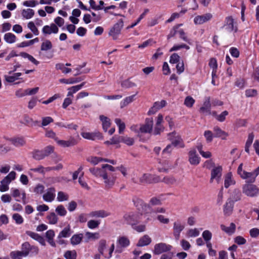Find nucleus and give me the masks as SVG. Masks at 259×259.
Returning a JSON list of instances; mask_svg holds the SVG:
<instances>
[{"label":"nucleus","instance_id":"49530a36","mask_svg":"<svg viewBox=\"0 0 259 259\" xmlns=\"http://www.w3.org/2000/svg\"><path fill=\"white\" fill-rule=\"evenodd\" d=\"M253 139H254L253 134L252 133H250L248 135L247 141L245 143V152H246L248 153H249V148L252 143Z\"/></svg>","mask_w":259,"mask_h":259},{"label":"nucleus","instance_id":"e2e57ef3","mask_svg":"<svg viewBox=\"0 0 259 259\" xmlns=\"http://www.w3.org/2000/svg\"><path fill=\"white\" fill-rule=\"evenodd\" d=\"M202 237L205 242L211 240L212 234L209 230H206L202 232Z\"/></svg>","mask_w":259,"mask_h":259},{"label":"nucleus","instance_id":"bf43d9fd","mask_svg":"<svg viewBox=\"0 0 259 259\" xmlns=\"http://www.w3.org/2000/svg\"><path fill=\"white\" fill-rule=\"evenodd\" d=\"M181 49H185L186 50H189L190 47L184 44L175 45L169 50L170 52L177 51Z\"/></svg>","mask_w":259,"mask_h":259},{"label":"nucleus","instance_id":"412c9836","mask_svg":"<svg viewBox=\"0 0 259 259\" xmlns=\"http://www.w3.org/2000/svg\"><path fill=\"white\" fill-rule=\"evenodd\" d=\"M185 225L180 222L177 221L174 223L173 230L174 235L176 239L178 240L180 237L181 232L184 230Z\"/></svg>","mask_w":259,"mask_h":259},{"label":"nucleus","instance_id":"393cba45","mask_svg":"<svg viewBox=\"0 0 259 259\" xmlns=\"http://www.w3.org/2000/svg\"><path fill=\"white\" fill-rule=\"evenodd\" d=\"M110 214L111 213L109 211L104 210H99L91 212L89 215L93 218H104L110 215Z\"/></svg>","mask_w":259,"mask_h":259},{"label":"nucleus","instance_id":"69168bd1","mask_svg":"<svg viewBox=\"0 0 259 259\" xmlns=\"http://www.w3.org/2000/svg\"><path fill=\"white\" fill-rule=\"evenodd\" d=\"M121 142H123L128 146H132L134 144L135 140L133 138L125 136L121 137Z\"/></svg>","mask_w":259,"mask_h":259},{"label":"nucleus","instance_id":"6ab92c4d","mask_svg":"<svg viewBox=\"0 0 259 259\" xmlns=\"http://www.w3.org/2000/svg\"><path fill=\"white\" fill-rule=\"evenodd\" d=\"M55 141L58 145L63 148L73 146L77 144V141L73 137H70L67 141L59 140L58 138H56Z\"/></svg>","mask_w":259,"mask_h":259},{"label":"nucleus","instance_id":"ea45409f","mask_svg":"<svg viewBox=\"0 0 259 259\" xmlns=\"http://www.w3.org/2000/svg\"><path fill=\"white\" fill-rule=\"evenodd\" d=\"M32 157L37 160L44 159L46 156L42 150H35L31 152Z\"/></svg>","mask_w":259,"mask_h":259},{"label":"nucleus","instance_id":"37998d69","mask_svg":"<svg viewBox=\"0 0 259 259\" xmlns=\"http://www.w3.org/2000/svg\"><path fill=\"white\" fill-rule=\"evenodd\" d=\"M121 86L123 88L128 89L136 87L137 86V84L132 81L130 79H127L121 82Z\"/></svg>","mask_w":259,"mask_h":259},{"label":"nucleus","instance_id":"6e6552de","mask_svg":"<svg viewBox=\"0 0 259 259\" xmlns=\"http://www.w3.org/2000/svg\"><path fill=\"white\" fill-rule=\"evenodd\" d=\"M222 167L221 166L214 167L211 171L210 182L215 181L219 184L221 181Z\"/></svg>","mask_w":259,"mask_h":259},{"label":"nucleus","instance_id":"c9c22d12","mask_svg":"<svg viewBox=\"0 0 259 259\" xmlns=\"http://www.w3.org/2000/svg\"><path fill=\"white\" fill-rule=\"evenodd\" d=\"M72 234V231L70 226L64 228L59 234L58 239L62 238L69 237Z\"/></svg>","mask_w":259,"mask_h":259},{"label":"nucleus","instance_id":"6e6d98bb","mask_svg":"<svg viewBox=\"0 0 259 259\" xmlns=\"http://www.w3.org/2000/svg\"><path fill=\"white\" fill-rule=\"evenodd\" d=\"M212 115L215 117L218 121L223 122L225 120L226 116L228 115V112L224 111L219 115H217L215 112H213Z\"/></svg>","mask_w":259,"mask_h":259},{"label":"nucleus","instance_id":"052dcab7","mask_svg":"<svg viewBox=\"0 0 259 259\" xmlns=\"http://www.w3.org/2000/svg\"><path fill=\"white\" fill-rule=\"evenodd\" d=\"M214 132H215L216 136L221 137L223 139H225L228 136L226 132L222 131L218 127H215L214 128Z\"/></svg>","mask_w":259,"mask_h":259},{"label":"nucleus","instance_id":"1a4fd4ad","mask_svg":"<svg viewBox=\"0 0 259 259\" xmlns=\"http://www.w3.org/2000/svg\"><path fill=\"white\" fill-rule=\"evenodd\" d=\"M243 164L241 163L237 169V172L243 179H246L249 182H254L255 178L252 172L245 171L242 169Z\"/></svg>","mask_w":259,"mask_h":259},{"label":"nucleus","instance_id":"603ef678","mask_svg":"<svg viewBox=\"0 0 259 259\" xmlns=\"http://www.w3.org/2000/svg\"><path fill=\"white\" fill-rule=\"evenodd\" d=\"M27 27L35 35L39 34V31L34 22H29L27 24Z\"/></svg>","mask_w":259,"mask_h":259},{"label":"nucleus","instance_id":"8fccbe9b","mask_svg":"<svg viewBox=\"0 0 259 259\" xmlns=\"http://www.w3.org/2000/svg\"><path fill=\"white\" fill-rule=\"evenodd\" d=\"M53 47V45L50 40L46 39L44 40L41 45V50L47 51L51 50Z\"/></svg>","mask_w":259,"mask_h":259},{"label":"nucleus","instance_id":"5701e85b","mask_svg":"<svg viewBox=\"0 0 259 259\" xmlns=\"http://www.w3.org/2000/svg\"><path fill=\"white\" fill-rule=\"evenodd\" d=\"M234 206V203L231 199H228L224 206L223 211L225 215L229 216L231 214Z\"/></svg>","mask_w":259,"mask_h":259},{"label":"nucleus","instance_id":"f8f14e48","mask_svg":"<svg viewBox=\"0 0 259 259\" xmlns=\"http://www.w3.org/2000/svg\"><path fill=\"white\" fill-rule=\"evenodd\" d=\"M13 197L16 198V201L22 200L23 203L26 202V193L24 190L12 188L11 190Z\"/></svg>","mask_w":259,"mask_h":259},{"label":"nucleus","instance_id":"a878e982","mask_svg":"<svg viewBox=\"0 0 259 259\" xmlns=\"http://www.w3.org/2000/svg\"><path fill=\"white\" fill-rule=\"evenodd\" d=\"M210 98L207 97L205 98L202 106L200 108V112L202 113L210 114Z\"/></svg>","mask_w":259,"mask_h":259},{"label":"nucleus","instance_id":"58836bf2","mask_svg":"<svg viewBox=\"0 0 259 259\" xmlns=\"http://www.w3.org/2000/svg\"><path fill=\"white\" fill-rule=\"evenodd\" d=\"M22 17L26 19L32 18L34 15V11L31 9H23L21 13Z\"/></svg>","mask_w":259,"mask_h":259},{"label":"nucleus","instance_id":"864d4df0","mask_svg":"<svg viewBox=\"0 0 259 259\" xmlns=\"http://www.w3.org/2000/svg\"><path fill=\"white\" fill-rule=\"evenodd\" d=\"M57 70H61L62 73L67 74L71 72V69L66 67L63 63H57L55 65Z\"/></svg>","mask_w":259,"mask_h":259},{"label":"nucleus","instance_id":"c85d7f7f","mask_svg":"<svg viewBox=\"0 0 259 259\" xmlns=\"http://www.w3.org/2000/svg\"><path fill=\"white\" fill-rule=\"evenodd\" d=\"M151 241L152 239L148 235H144L139 239L137 245L140 247L147 246L150 244Z\"/></svg>","mask_w":259,"mask_h":259},{"label":"nucleus","instance_id":"39448f33","mask_svg":"<svg viewBox=\"0 0 259 259\" xmlns=\"http://www.w3.org/2000/svg\"><path fill=\"white\" fill-rule=\"evenodd\" d=\"M123 26V21L122 19H120L111 28L109 35L112 37L114 40L117 39L119 35L121 33V31Z\"/></svg>","mask_w":259,"mask_h":259},{"label":"nucleus","instance_id":"09e8293b","mask_svg":"<svg viewBox=\"0 0 259 259\" xmlns=\"http://www.w3.org/2000/svg\"><path fill=\"white\" fill-rule=\"evenodd\" d=\"M20 56L24 58L27 59L36 65H37L39 64V62L38 61H37L32 56L27 53L22 52L20 54Z\"/></svg>","mask_w":259,"mask_h":259},{"label":"nucleus","instance_id":"bb28decb","mask_svg":"<svg viewBox=\"0 0 259 259\" xmlns=\"http://www.w3.org/2000/svg\"><path fill=\"white\" fill-rule=\"evenodd\" d=\"M235 184L232 174L231 172L227 173L224 177V187L228 188L230 186Z\"/></svg>","mask_w":259,"mask_h":259},{"label":"nucleus","instance_id":"680f3d73","mask_svg":"<svg viewBox=\"0 0 259 259\" xmlns=\"http://www.w3.org/2000/svg\"><path fill=\"white\" fill-rule=\"evenodd\" d=\"M47 219L50 224L54 225L57 223L58 218L55 213L52 212L47 216Z\"/></svg>","mask_w":259,"mask_h":259},{"label":"nucleus","instance_id":"f3484780","mask_svg":"<svg viewBox=\"0 0 259 259\" xmlns=\"http://www.w3.org/2000/svg\"><path fill=\"white\" fill-rule=\"evenodd\" d=\"M176 135V133H172L168 135V138L171 141L172 145L173 147L175 146L179 148L184 147V144L182 139L179 136H175Z\"/></svg>","mask_w":259,"mask_h":259},{"label":"nucleus","instance_id":"e433bc0d","mask_svg":"<svg viewBox=\"0 0 259 259\" xmlns=\"http://www.w3.org/2000/svg\"><path fill=\"white\" fill-rule=\"evenodd\" d=\"M163 117L162 114H159L156 122V126L154 131V134L157 135L160 133V131L161 130V124L163 121Z\"/></svg>","mask_w":259,"mask_h":259},{"label":"nucleus","instance_id":"9b49d317","mask_svg":"<svg viewBox=\"0 0 259 259\" xmlns=\"http://www.w3.org/2000/svg\"><path fill=\"white\" fill-rule=\"evenodd\" d=\"M56 196V190L54 187L48 188L42 195L43 200L48 202H51L54 200Z\"/></svg>","mask_w":259,"mask_h":259},{"label":"nucleus","instance_id":"c03bdc74","mask_svg":"<svg viewBox=\"0 0 259 259\" xmlns=\"http://www.w3.org/2000/svg\"><path fill=\"white\" fill-rule=\"evenodd\" d=\"M69 195L63 191H59L57 193V200L59 202L68 201Z\"/></svg>","mask_w":259,"mask_h":259},{"label":"nucleus","instance_id":"2f4dec72","mask_svg":"<svg viewBox=\"0 0 259 259\" xmlns=\"http://www.w3.org/2000/svg\"><path fill=\"white\" fill-rule=\"evenodd\" d=\"M99 118L100 120L102 121V127L105 132H107L108 128L110 127L111 125V121L110 119L104 116V115H100L99 116Z\"/></svg>","mask_w":259,"mask_h":259},{"label":"nucleus","instance_id":"7ed1b4c3","mask_svg":"<svg viewBox=\"0 0 259 259\" xmlns=\"http://www.w3.org/2000/svg\"><path fill=\"white\" fill-rule=\"evenodd\" d=\"M143 215L137 212H130L123 216L124 220L132 227L136 223H138L142 219Z\"/></svg>","mask_w":259,"mask_h":259},{"label":"nucleus","instance_id":"4d7b16f0","mask_svg":"<svg viewBox=\"0 0 259 259\" xmlns=\"http://www.w3.org/2000/svg\"><path fill=\"white\" fill-rule=\"evenodd\" d=\"M209 65L213 69L212 72V77H214L216 74V69L218 66L216 60L214 58H211L209 61Z\"/></svg>","mask_w":259,"mask_h":259},{"label":"nucleus","instance_id":"2eb2a0df","mask_svg":"<svg viewBox=\"0 0 259 259\" xmlns=\"http://www.w3.org/2000/svg\"><path fill=\"white\" fill-rule=\"evenodd\" d=\"M33 251L36 254L38 252V248L34 246H31L28 242H25L22 245V250L20 251L23 254L24 257L27 256L30 251Z\"/></svg>","mask_w":259,"mask_h":259},{"label":"nucleus","instance_id":"ddd939ff","mask_svg":"<svg viewBox=\"0 0 259 259\" xmlns=\"http://www.w3.org/2000/svg\"><path fill=\"white\" fill-rule=\"evenodd\" d=\"M153 120L152 118H146L145 123L139 127L140 132L142 133H149L153 128Z\"/></svg>","mask_w":259,"mask_h":259},{"label":"nucleus","instance_id":"5fc2aeb1","mask_svg":"<svg viewBox=\"0 0 259 259\" xmlns=\"http://www.w3.org/2000/svg\"><path fill=\"white\" fill-rule=\"evenodd\" d=\"M199 234L200 231L198 229H190L187 232V236L188 237H196L198 236Z\"/></svg>","mask_w":259,"mask_h":259},{"label":"nucleus","instance_id":"cd10ccee","mask_svg":"<svg viewBox=\"0 0 259 259\" xmlns=\"http://www.w3.org/2000/svg\"><path fill=\"white\" fill-rule=\"evenodd\" d=\"M55 235V232L53 230H49L46 233V237L48 242L50 244L51 246L54 247L56 246V244L54 240Z\"/></svg>","mask_w":259,"mask_h":259},{"label":"nucleus","instance_id":"0e129e2a","mask_svg":"<svg viewBox=\"0 0 259 259\" xmlns=\"http://www.w3.org/2000/svg\"><path fill=\"white\" fill-rule=\"evenodd\" d=\"M100 224V221L99 220H91L88 222L87 226L90 229H94L98 228Z\"/></svg>","mask_w":259,"mask_h":259},{"label":"nucleus","instance_id":"f704fd0d","mask_svg":"<svg viewBox=\"0 0 259 259\" xmlns=\"http://www.w3.org/2000/svg\"><path fill=\"white\" fill-rule=\"evenodd\" d=\"M21 75L22 73L20 72L15 73L12 75H4V78L7 82L12 83L19 79V77Z\"/></svg>","mask_w":259,"mask_h":259},{"label":"nucleus","instance_id":"0eeeda50","mask_svg":"<svg viewBox=\"0 0 259 259\" xmlns=\"http://www.w3.org/2000/svg\"><path fill=\"white\" fill-rule=\"evenodd\" d=\"M172 248V246L169 244L163 242L158 243L154 245L153 253L155 254H160L171 250Z\"/></svg>","mask_w":259,"mask_h":259},{"label":"nucleus","instance_id":"de8ad7c7","mask_svg":"<svg viewBox=\"0 0 259 259\" xmlns=\"http://www.w3.org/2000/svg\"><path fill=\"white\" fill-rule=\"evenodd\" d=\"M135 97V95H132L126 97L120 102V107L121 108L126 106L130 103H132L134 100Z\"/></svg>","mask_w":259,"mask_h":259},{"label":"nucleus","instance_id":"20e7f679","mask_svg":"<svg viewBox=\"0 0 259 259\" xmlns=\"http://www.w3.org/2000/svg\"><path fill=\"white\" fill-rule=\"evenodd\" d=\"M223 28L229 32H236L237 31L236 22L232 16L225 18Z\"/></svg>","mask_w":259,"mask_h":259},{"label":"nucleus","instance_id":"a211bd4d","mask_svg":"<svg viewBox=\"0 0 259 259\" xmlns=\"http://www.w3.org/2000/svg\"><path fill=\"white\" fill-rule=\"evenodd\" d=\"M130 241L128 238L125 236L119 237L117 240V251L121 252V248H125L129 246Z\"/></svg>","mask_w":259,"mask_h":259},{"label":"nucleus","instance_id":"7c9ffc66","mask_svg":"<svg viewBox=\"0 0 259 259\" xmlns=\"http://www.w3.org/2000/svg\"><path fill=\"white\" fill-rule=\"evenodd\" d=\"M9 141L16 147H20L25 145V141L22 137H15L9 139Z\"/></svg>","mask_w":259,"mask_h":259},{"label":"nucleus","instance_id":"c756f323","mask_svg":"<svg viewBox=\"0 0 259 259\" xmlns=\"http://www.w3.org/2000/svg\"><path fill=\"white\" fill-rule=\"evenodd\" d=\"M4 40L8 44H14L17 41V37L11 32L6 33L4 35Z\"/></svg>","mask_w":259,"mask_h":259},{"label":"nucleus","instance_id":"a18cd8bd","mask_svg":"<svg viewBox=\"0 0 259 259\" xmlns=\"http://www.w3.org/2000/svg\"><path fill=\"white\" fill-rule=\"evenodd\" d=\"M82 80V78L81 77L76 78H69V79H65L61 78L59 79V81L61 83H63L65 84H74L78 82H80Z\"/></svg>","mask_w":259,"mask_h":259},{"label":"nucleus","instance_id":"f03ea898","mask_svg":"<svg viewBox=\"0 0 259 259\" xmlns=\"http://www.w3.org/2000/svg\"><path fill=\"white\" fill-rule=\"evenodd\" d=\"M114 249V244L112 243L110 246H108L105 240H101L98 243V250L99 253L104 257L110 258L112 256Z\"/></svg>","mask_w":259,"mask_h":259},{"label":"nucleus","instance_id":"3c124183","mask_svg":"<svg viewBox=\"0 0 259 259\" xmlns=\"http://www.w3.org/2000/svg\"><path fill=\"white\" fill-rule=\"evenodd\" d=\"M87 160L93 165H97L102 161V158L99 157L91 156L87 158Z\"/></svg>","mask_w":259,"mask_h":259},{"label":"nucleus","instance_id":"4468645a","mask_svg":"<svg viewBox=\"0 0 259 259\" xmlns=\"http://www.w3.org/2000/svg\"><path fill=\"white\" fill-rule=\"evenodd\" d=\"M188 160L191 165H197L200 161V157L197 154L195 149H191L188 153Z\"/></svg>","mask_w":259,"mask_h":259},{"label":"nucleus","instance_id":"79ce46f5","mask_svg":"<svg viewBox=\"0 0 259 259\" xmlns=\"http://www.w3.org/2000/svg\"><path fill=\"white\" fill-rule=\"evenodd\" d=\"M44 167L42 165H38L35 168H30L28 171V174L30 176H32L33 173L44 175Z\"/></svg>","mask_w":259,"mask_h":259},{"label":"nucleus","instance_id":"423d86ee","mask_svg":"<svg viewBox=\"0 0 259 259\" xmlns=\"http://www.w3.org/2000/svg\"><path fill=\"white\" fill-rule=\"evenodd\" d=\"M243 193L247 196L253 197L259 194V189L252 184H245L242 187Z\"/></svg>","mask_w":259,"mask_h":259},{"label":"nucleus","instance_id":"13d9d810","mask_svg":"<svg viewBox=\"0 0 259 259\" xmlns=\"http://www.w3.org/2000/svg\"><path fill=\"white\" fill-rule=\"evenodd\" d=\"M64 256L66 259H76V252L74 250H67L65 252Z\"/></svg>","mask_w":259,"mask_h":259},{"label":"nucleus","instance_id":"4be33fe9","mask_svg":"<svg viewBox=\"0 0 259 259\" xmlns=\"http://www.w3.org/2000/svg\"><path fill=\"white\" fill-rule=\"evenodd\" d=\"M26 234L33 239L38 241L41 245H46V241L43 237L38 234L30 231H27Z\"/></svg>","mask_w":259,"mask_h":259},{"label":"nucleus","instance_id":"dca6fc26","mask_svg":"<svg viewBox=\"0 0 259 259\" xmlns=\"http://www.w3.org/2000/svg\"><path fill=\"white\" fill-rule=\"evenodd\" d=\"M59 28L54 23H52L49 25H45L42 29V32L45 35L57 34Z\"/></svg>","mask_w":259,"mask_h":259},{"label":"nucleus","instance_id":"f257e3e1","mask_svg":"<svg viewBox=\"0 0 259 259\" xmlns=\"http://www.w3.org/2000/svg\"><path fill=\"white\" fill-rule=\"evenodd\" d=\"M89 170L95 177L103 179L106 188H110L114 186L116 179V176L115 174L98 167L90 168Z\"/></svg>","mask_w":259,"mask_h":259},{"label":"nucleus","instance_id":"b1692460","mask_svg":"<svg viewBox=\"0 0 259 259\" xmlns=\"http://www.w3.org/2000/svg\"><path fill=\"white\" fill-rule=\"evenodd\" d=\"M139 180L141 183H150L157 182L154 176L149 174H143L140 177Z\"/></svg>","mask_w":259,"mask_h":259},{"label":"nucleus","instance_id":"473e14b6","mask_svg":"<svg viewBox=\"0 0 259 259\" xmlns=\"http://www.w3.org/2000/svg\"><path fill=\"white\" fill-rule=\"evenodd\" d=\"M85 82H82V83L71 87L68 89V92L67 93V97H73V94L76 92L80 90L83 86L84 85Z\"/></svg>","mask_w":259,"mask_h":259},{"label":"nucleus","instance_id":"aec40b11","mask_svg":"<svg viewBox=\"0 0 259 259\" xmlns=\"http://www.w3.org/2000/svg\"><path fill=\"white\" fill-rule=\"evenodd\" d=\"M166 105V102L165 100L156 102L154 103L153 106L149 109L148 112V115L155 114L159 110L165 107Z\"/></svg>","mask_w":259,"mask_h":259},{"label":"nucleus","instance_id":"338daca9","mask_svg":"<svg viewBox=\"0 0 259 259\" xmlns=\"http://www.w3.org/2000/svg\"><path fill=\"white\" fill-rule=\"evenodd\" d=\"M195 103V100L191 96H187L184 101V104L188 108L192 107Z\"/></svg>","mask_w":259,"mask_h":259},{"label":"nucleus","instance_id":"72a5a7b5","mask_svg":"<svg viewBox=\"0 0 259 259\" xmlns=\"http://www.w3.org/2000/svg\"><path fill=\"white\" fill-rule=\"evenodd\" d=\"M83 237L82 234L73 235L70 238V243L72 245H76L80 243Z\"/></svg>","mask_w":259,"mask_h":259},{"label":"nucleus","instance_id":"a19ab883","mask_svg":"<svg viewBox=\"0 0 259 259\" xmlns=\"http://www.w3.org/2000/svg\"><path fill=\"white\" fill-rule=\"evenodd\" d=\"M99 133H89V132H82L81 134L82 137L86 139L94 140L97 137L99 136Z\"/></svg>","mask_w":259,"mask_h":259},{"label":"nucleus","instance_id":"9d476101","mask_svg":"<svg viewBox=\"0 0 259 259\" xmlns=\"http://www.w3.org/2000/svg\"><path fill=\"white\" fill-rule=\"evenodd\" d=\"M213 17L211 13H207L201 15H198L194 19V23L196 25H201L209 21Z\"/></svg>","mask_w":259,"mask_h":259},{"label":"nucleus","instance_id":"774afa93","mask_svg":"<svg viewBox=\"0 0 259 259\" xmlns=\"http://www.w3.org/2000/svg\"><path fill=\"white\" fill-rule=\"evenodd\" d=\"M12 259H22L24 257L20 251H14L10 253Z\"/></svg>","mask_w":259,"mask_h":259},{"label":"nucleus","instance_id":"4c0bfd02","mask_svg":"<svg viewBox=\"0 0 259 259\" xmlns=\"http://www.w3.org/2000/svg\"><path fill=\"white\" fill-rule=\"evenodd\" d=\"M221 228L226 233L231 235L233 234L235 231L236 225L233 223H231L229 227H227L224 225H221Z\"/></svg>","mask_w":259,"mask_h":259}]
</instances>
